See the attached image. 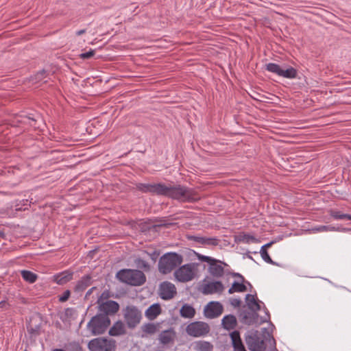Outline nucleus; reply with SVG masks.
<instances>
[{
	"label": "nucleus",
	"mask_w": 351,
	"mask_h": 351,
	"mask_svg": "<svg viewBox=\"0 0 351 351\" xmlns=\"http://www.w3.org/2000/svg\"><path fill=\"white\" fill-rule=\"evenodd\" d=\"M162 191L160 195H164L182 202H195L199 199L195 191L181 185H166L162 184Z\"/></svg>",
	"instance_id": "obj_1"
},
{
	"label": "nucleus",
	"mask_w": 351,
	"mask_h": 351,
	"mask_svg": "<svg viewBox=\"0 0 351 351\" xmlns=\"http://www.w3.org/2000/svg\"><path fill=\"white\" fill-rule=\"evenodd\" d=\"M116 276L120 281L133 286L142 285L146 281L144 273L137 269H121Z\"/></svg>",
	"instance_id": "obj_2"
},
{
	"label": "nucleus",
	"mask_w": 351,
	"mask_h": 351,
	"mask_svg": "<svg viewBox=\"0 0 351 351\" xmlns=\"http://www.w3.org/2000/svg\"><path fill=\"white\" fill-rule=\"evenodd\" d=\"M182 256L176 253H167L162 256L158 262V270L163 274H167L182 263Z\"/></svg>",
	"instance_id": "obj_3"
},
{
	"label": "nucleus",
	"mask_w": 351,
	"mask_h": 351,
	"mask_svg": "<svg viewBox=\"0 0 351 351\" xmlns=\"http://www.w3.org/2000/svg\"><path fill=\"white\" fill-rule=\"evenodd\" d=\"M110 324V320L108 316L99 314L90 320L87 324L88 330L93 335L103 334Z\"/></svg>",
	"instance_id": "obj_4"
},
{
	"label": "nucleus",
	"mask_w": 351,
	"mask_h": 351,
	"mask_svg": "<svg viewBox=\"0 0 351 351\" xmlns=\"http://www.w3.org/2000/svg\"><path fill=\"white\" fill-rule=\"evenodd\" d=\"M197 259L202 262H206L209 264L208 271L215 278H220L224 274V269L223 265H227L225 263L212 258L202 255L199 253L195 252Z\"/></svg>",
	"instance_id": "obj_5"
},
{
	"label": "nucleus",
	"mask_w": 351,
	"mask_h": 351,
	"mask_svg": "<svg viewBox=\"0 0 351 351\" xmlns=\"http://www.w3.org/2000/svg\"><path fill=\"white\" fill-rule=\"evenodd\" d=\"M88 347L90 351H114L115 341L103 337H98L89 341Z\"/></svg>",
	"instance_id": "obj_6"
},
{
	"label": "nucleus",
	"mask_w": 351,
	"mask_h": 351,
	"mask_svg": "<svg viewBox=\"0 0 351 351\" xmlns=\"http://www.w3.org/2000/svg\"><path fill=\"white\" fill-rule=\"evenodd\" d=\"M266 69L280 77L289 79L295 78L298 75V71L295 69L287 65L280 66L275 63H269L266 64Z\"/></svg>",
	"instance_id": "obj_7"
},
{
	"label": "nucleus",
	"mask_w": 351,
	"mask_h": 351,
	"mask_svg": "<svg viewBox=\"0 0 351 351\" xmlns=\"http://www.w3.org/2000/svg\"><path fill=\"white\" fill-rule=\"evenodd\" d=\"M195 270V266L194 264H186L175 271L174 276L179 282H189L194 278Z\"/></svg>",
	"instance_id": "obj_8"
},
{
	"label": "nucleus",
	"mask_w": 351,
	"mask_h": 351,
	"mask_svg": "<svg viewBox=\"0 0 351 351\" xmlns=\"http://www.w3.org/2000/svg\"><path fill=\"white\" fill-rule=\"evenodd\" d=\"M124 319L130 328H135L141 319V311L134 306H127L124 310Z\"/></svg>",
	"instance_id": "obj_9"
},
{
	"label": "nucleus",
	"mask_w": 351,
	"mask_h": 351,
	"mask_svg": "<svg viewBox=\"0 0 351 351\" xmlns=\"http://www.w3.org/2000/svg\"><path fill=\"white\" fill-rule=\"evenodd\" d=\"M186 330L190 336L197 337L208 334L210 331V327L208 324L205 322H195L189 324Z\"/></svg>",
	"instance_id": "obj_10"
},
{
	"label": "nucleus",
	"mask_w": 351,
	"mask_h": 351,
	"mask_svg": "<svg viewBox=\"0 0 351 351\" xmlns=\"http://www.w3.org/2000/svg\"><path fill=\"white\" fill-rule=\"evenodd\" d=\"M106 298L105 293H103L97 300L99 304V310L104 313V315H113L119 309V305L117 302L112 300L103 301V298Z\"/></svg>",
	"instance_id": "obj_11"
},
{
	"label": "nucleus",
	"mask_w": 351,
	"mask_h": 351,
	"mask_svg": "<svg viewBox=\"0 0 351 351\" xmlns=\"http://www.w3.org/2000/svg\"><path fill=\"white\" fill-rule=\"evenodd\" d=\"M245 342L252 351H262L265 349L264 341L257 332L246 336Z\"/></svg>",
	"instance_id": "obj_12"
},
{
	"label": "nucleus",
	"mask_w": 351,
	"mask_h": 351,
	"mask_svg": "<svg viewBox=\"0 0 351 351\" xmlns=\"http://www.w3.org/2000/svg\"><path fill=\"white\" fill-rule=\"evenodd\" d=\"M224 289L225 287L221 282L215 281L202 285L201 291L204 295L221 293Z\"/></svg>",
	"instance_id": "obj_13"
},
{
	"label": "nucleus",
	"mask_w": 351,
	"mask_h": 351,
	"mask_svg": "<svg viewBox=\"0 0 351 351\" xmlns=\"http://www.w3.org/2000/svg\"><path fill=\"white\" fill-rule=\"evenodd\" d=\"M223 312L222 305L217 302H210L204 308V315L208 318H215Z\"/></svg>",
	"instance_id": "obj_14"
},
{
	"label": "nucleus",
	"mask_w": 351,
	"mask_h": 351,
	"mask_svg": "<svg viewBox=\"0 0 351 351\" xmlns=\"http://www.w3.org/2000/svg\"><path fill=\"white\" fill-rule=\"evenodd\" d=\"M176 294V288L169 282H163L160 285V296L164 300H170Z\"/></svg>",
	"instance_id": "obj_15"
},
{
	"label": "nucleus",
	"mask_w": 351,
	"mask_h": 351,
	"mask_svg": "<svg viewBox=\"0 0 351 351\" xmlns=\"http://www.w3.org/2000/svg\"><path fill=\"white\" fill-rule=\"evenodd\" d=\"M136 188L144 193H152L160 195V193L162 191V183L158 184H138Z\"/></svg>",
	"instance_id": "obj_16"
},
{
	"label": "nucleus",
	"mask_w": 351,
	"mask_h": 351,
	"mask_svg": "<svg viewBox=\"0 0 351 351\" xmlns=\"http://www.w3.org/2000/svg\"><path fill=\"white\" fill-rule=\"evenodd\" d=\"M127 330L124 323L121 321L116 322L109 330L110 336H121L126 334Z\"/></svg>",
	"instance_id": "obj_17"
},
{
	"label": "nucleus",
	"mask_w": 351,
	"mask_h": 351,
	"mask_svg": "<svg viewBox=\"0 0 351 351\" xmlns=\"http://www.w3.org/2000/svg\"><path fill=\"white\" fill-rule=\"evenodd\" d=\"M73 275L72 271L66 270L53 276V280L58 285H64L72 279Z\"/></svg>",
	"instance_id": "obj_18"
},
{
	"label": "nucleus",
	"mask_w": 351,
	"mask_h": 351,
	"mask_svg": "<svg viewBox=\"0 0 351 351\" xmlns=\"http://www.w3.org/2000/svg\"><path fill=\"white\" fill-rule=\"evenodd\" d=\"M232 346L235 351H246L238 331H234L230 334Z\"/></svg>",
	"instance_id": "obj_19"
},
{
	"label": "nucleus",
	"mask_w": 351,
	"mask_h": 351,
	"mask_svg": "<svg viewBox=\"0 0 351 351\" xmlns=\"http://www.w3.org/2000/svg\"><path fill=\"white\" fill-rule=\"evenodd\" d=\"M191 240H193L198 243L208 245H218V240L213 237H204L192 236L190 237Z\"/></svg>",
	"instance_id": "obj_20"
},
{
	"label": "nucleus",
	"mask_w": 351,
	"mask_h": 351,
	"mask_svg": "<svg viewBox=\"0 0 351 351\" xmlns=\"http://www.w3.org/2000/svg\"><path fill=\"white\" fill-rule=\"evenodd\" d=\"M161 313V308L160 304H154L151 305L145 311V316L149 320H154L158 315Z\"/></svg>",
	"instance_id": "obj_21"
},
{
	"label": "nucleus",
	"mask_w": 351,
	"mask_h": 351,
	"mask_svg": "<svg viewBox=\"0 0 351 351\" xmlns=\"http://www.w3.org/2000/svg\"><path fill=\"white\" fill-rule=\"evenodd\" d=\"M91 285V276L89 275H86L82 278L80 280H79L75 286V291H82L86 289L88 287Z\"/></svg>",
	"instance_id": "obj_22"
},
{
	"label": "nucleus",
	"mask_w": 351,
	"mask_h": 351,
	"mask_svg": "<svg viewBox=\"0 0 351 351\" xmlns=\"http://www.w3.org/2000/svg\"><path fill=\"white\" fill-rule=\"evenodd\" d=\"M175 334L172 330L162 331L159 337V339L162 344H168L173 341Z\"/></svg>",
	"instance_id": "obj_23"
},
{
	"label": "nucleus",
	"mask_w": 351,
	"mask_h": 351,
	"mask_svg": "<svg viewBox=\"0 0 351 351\" xmlns=\"http://www.w3.org/2000/svg\"><path fill=\"white\" fill-rule=\"evenodd\" d=\"M222 325L226 329H233L237 325V319L234 315H226L222 319Z\"/></svg>",
	"instance_id": "obj_24"
},
{
	"label": "nucleus",
	"mask_w": 351,
	"mask_h": 351,
	"mask_svg": "<svg viewBox=\"0 0 351 351\" xmlns=\"http://www.w3.org/2000/svg\"><path fill=\"white\" fill-rule=\"evenodd\" d=\"M245 300L249 308L252 311H258L261 309L259 303L256 301L254 295L247 294Z\"/></svg>",
	"instance_id": "obj_25"
},
{
	"label": "nucleus",
	"mask_w": 351,
	"mask_h": 351,
	"mask_svg": "<svg viewBox=\"0 0 351 351\" xmlns=\"http://www.w3.org/2000/svg\"><path fill=\"white\" fill-rule=\"evenodd\" d=\"M242 322L246 324L250 325L256 322V311L243 312L241 314Z\"/></svg>",
	"instance_id": "obj_26"
},
{
	"label": "nucleus",
	"mask_w": 351,
	"mask_h": 351,
	"mask_svg": "<svg viewBox=\"0 0 351 351\" xmlns=\"http://www.w3.org/2000/svg\"><path fill=\"white\" fill-rule=\"evenodd\" d=\"M195 311L193 307L189 304H184L180 309V315L185 318H191L195 315Z\"/></svg>",
	"instance_id": "obj_27"
},
{
	"label": "nucleus",
	"mask_w": 351,
	"mask_h": 351,
	"mask_svg": "<svg viewBox=\"0 0 351 351\" xmlns=\"http://www.w3.org/2000/svg\"><path fill=\"white\" fill-rule=\"evenodd\" d=\"M247 290V287L243 283L234 282L232 287L228 289V293L232 294L234 292H245Z\"/></svg>",
	"instance_id": "obj_28"
},
{
	"label": "nucleus",
	"mask_w": 351,
	"mask_h": 351,
	"mask_svg": "<svg viewBox=\"0 0 351 351\" xmlns=\"http://www.w3.org/2000/svg\"><path fill=\"white\" fill-rule=\"evenodd\" d=\"M21 275L25 280L30 283L34 282L37 279L36 274L29 271L23 270L21 271Z\"/></svg>",
	"instance_id": "obj_29"
},
{
	"label": "nucleus",
	"mask_w": 351,
	"mask_h": 351,
	"mask_svg": "<svg viewBox=\"0 0 351 351\" xmlns=\"http://www.w3.org/2000/svg\"><path fill=\"white\" fill-rule=\"evenodd\" d=\"M136 267L139 269L147 271L150 269V265L143 258H137L134 260Z\"/></svg>",
	"instance_id": "obj_30"
},
{
	"label": "nucleus",
	"mask_w": 351,
	"mask_h": 351,
	"mask_svg": "<svg viewBox=\"0 0 351 351\" xmlns=\"http://www.w3.org/2000/svg\"><path fill=\"white\" fill-rule=\"evenodd\" d=\"M330 215L337 219H348L351 220V215L348 214H341L339 211L331 210Z\"/></svg>",
	"instance_id": "obj_31"
},
{
	"label": "nucleus",
	"mask_w": 351,
	"mask_h": 351,
	"mask_svg": "<svg viewBox=\"0 0 351 351\" xmlns=\"http://www.w3.org/2000/svg\"><path fill=\"white\" fill-rule=\"evenodd\" d=\"M313 232L337 231L339 228L330 226H320L312 230Z\"/></svg>",
	"instance_id": "obj_32"
},
{
	"label": "nucleus",
	"mask_w": 351,
	"mask_h": 351,
	"mask_svg": "<svg viewBox=\"0 0 351 351\" xmlns=\"http://www.w3.org/2000/svg\"><path fill=\"white\" fill-rule=\"evenodd\" d=\"M260 253L261 254L262 258L265 262H267L268 263H271V264H274V261L271 260V258H270L269 255L268 254L267 251L266 249H263V250L261 249Z\"/></svg>",
	"instance_id": "obj_33"
},
{
	"label": "nucleus",
	"mask_w": 351,
	"mask_h": 351,
	"mask_svg": "<svg viewBox=\"0 0 351 351\" xmlns=\"http://www.w3.org/2000/svg\"><path fill=\"white\" fill-rule=\"evenodd\" d=\"M95 54V50L94 49H90L89 51L88 52H86V53H82L81 54H80V58L82 60H86V59H90L92 57H93Z\"/></svg>",
	"instance_id": "obj_34"
},
{
	"label": "nucleus",
	"mask_w": 351,
	"mask_h": 351,
	"mask_svg": "<svg viewBox=\"0 0 351 351\" xmlns=\"http://www.w3.org/2000/svg\"><path fill=\"white\" fill-rule=\"evenodd\" d=\"M145 332L154 334L156 332V326L154 324H149L145 326Z\"/></svg>",
	"instance_id": "obj_35"
},
{
	"label": "nucleus",
	"mask_w": 351,
	"mask_h": 351,
	"mask_svg": "<svg viewBox=\"0 0 351 351\" xmlns=\"http://www.w3.org/2000/svg\"><path fill=\"white\" fill-rule=\"evenodd\" d=\"M46 71L45 70H42L37 73L35 75L36 82H40L43 80L45 77Z\"/></svg>",
	"instance_id": "obj_36"
},
{
	"label": "nucleus",
	"mask_w": 351,
	"mask_h": 351,
	"mask_svg": "<svg viewBox=\"0 0 351 351\" xmlns=\"http://www.w3.org/2000/svg\"><path fill=\"white\" fill-rule=\"evenodd\" d=\"M242 241L245 243H250V242H255L256 241V238L253 236L249 235V234H245L243 236V238L241 239Z\"/></svg>",
	"instance_id": "obj_37"
},
{
	"label": "nucleus",
	"mask_w": 351,
	"mask_h": 351,
	"mask_svg": "<svg viewBox=\"0 0 351 351\" xmlns=\"http://www.w3.org/2000/svg\"><path fill=\"white\" fill-rule=\"evenodd\" d=\"M70 294H71V293L69 290L65 291L63 293V294L60 297L59 300L61 302H66L69 299Z\"/></svg>",
	"instance_id": "obj_38"
},
{
	"label": "nucleus",
	"mask_w": 351,
	"mask_h": 351,
	"mask_svg": "<svg viewBox=\"0 0 351 351\" xmlns=\"http://www.w3.org/2000/svg\"><path fill=\"white\" fill-rule=\"evenodd\" d=\"M230 304L232 306H233L234 307H239L241 304V301L237 298L230 299Z\"/></svg>",
	"instance_id": "obj_39"
},
{
	"label": "nucleus",
	"mask_w": 351,
	"mask_h": 351,
	"mask_svg": "<svg viewBox=\"0 0 351 351\" xmlns=\"http://www.w3.org/2000/svg\"><path fill=\"white\" fill-rule=\"evenodd\" d=\"M144 254H146L147 255L149 256L152 260L154 261V262L156 261L158 256V253H156V252H153L152 254H149L145 252Z\"/></svg>",
	"instance_id": "obj_40"
},
{
	"label": "nucleus",
	"mask_w": 351,
	"mask_h": 351,
	"mask_svg": "<svg viewBox=\"0 0 351 351\" xmlns=\"http://www.w3.org/2000/svg\"><path fill=\"white\" fill-rule=\"evenodd\" d=\"M232 276H235V277H239V278H241V280H242L243 281L244 280L243 277L241 274H239V273H234V274H232Z\"/></svg>",
	"instance_id": "obj_41"
},
{
	"label": "nucleus",
	"mask_w": 351,
	"mask_h": 351,
	"mask_svg": "<svg viewBox=\"0 0 351 351\" xmlns=\"http://www.w3.org/2000/svg\"><path fill=\"white\" fill-rule=\"evenodd\" d=\"M272 243H269L261 247V250L266 249L271 245Z\"/></svg>",
	"instance_id": "obj_42"
},
{
	"label": "nucleus",
	"mask_w": 351,
	"mask_h": 351,
	"mask_svg": "<svg viewBox=\"0 0 351 351\" xmlns=\"http://www.w3.org/2000/svg\"><path fill=\"white\" fill-rule=\"evenodd\" d=\"M6 305V302L3 300L0 302V307L3 308Z\"/></svg>",
	"instance_id": "obj_43"
},
{
	"label": "nucleus",
	"mask_w": 351,
	"mask_h": 351,
	"mask_svg": "<svg viewBox=\"0 0 351 351\" xmlns=\"http://www.w3.org/2000/svg\"><path fill=\"white\" fill-rule=\"evenodd\" d=\"M84 32H85V30L84 29H82V30H80V31L77 32L76 34L80 36V35L84 34Z\"/></svg>",
	"instance_id": "obj_44"
},
{
	"label": "nucleus",
	"mask_w": 351,
	"mask_h": 351,
	"mask_svg": "<svg viewBox=\"0 0 351 351\" xmlns=\"http://www.w3.org/2000/svg\"><path fill=\"white\" fill-rule=\"evenodd\" d=\"M27 119L29 121H33V122H36V119H33V118L28 117V118H27Z\"/></svg>",
	"instance_id": "obj_45"
},
{
	"label": "nucleus",
	"mask_w": 351,
	"mask_h": 351,
	"mask_svg": "<svg viewBox=\"0 0 351 351\" xmlns=\"http://www.w3.org/2000/svg\"><path fill=\"white\" fill-rule=\"evenodd\" d=\"M52 351H65V350H62V349H58V348H57V349H54V350H53Z\"/></svg>",
	"instance_id": "obj_46"
},
{
	"label": "nucleus",
	"mask_w": 351,
	"mask_h": 351,
	"mask_svg": "<svg viewBox=\"0 0 351 351\" xmlns=\"http://www.w3.org/2000/svg\"><path fill=\"white\" fill-rule=\"evenodd\" d=\"M162 224H160V225H154L153 227H160V226H162Z\"/></svg>",
	"instance_id": "obj_47"
},
{
	"label": "nucleus",
	"mask_w": 351,
	"mask_h": 351,
	"mask_svg": "<svg viewBox=\"0 0 351 351\" xmlns=\"http://www.w3.org/2000/svg\"><path fill=\"white\" fill-rule=\"evenodd\" d=\"M75 346L77 348V349L80 348V346L77 343H75Z\"/></svg>",
	"instance_id": "obj_48"
},
{
	"label": "nucleus",
	"mask_w": 351,
	"mask_h": 351,
	"mask_svg": "<svg viewBox=\"0 0 351 351\" xmlns=\"http://www.w3.org/2000/svg\"><path fill=\"white\" fill-rule=\"evenodd\" d=\"M3 235V232L0 231V237H2Z\"/></svg>",
	"instance_id": "obj_49"
},
{
	"label": "nucleus",
	"mask_w": 351,
	"mask_h": 351,
	"mask_svg": "<svg viewBox=\"0 0 351 351\" xmlns=\"http://www.w3.org/2000/svg\"><path fill=\"white\" fill-rule=\"evenodd\" d=\"M30 124H31V125H32L33 127H36L35 124H32V123H30Z\"/></svg>",
	"instance_id": "obj_50"
}]
</instances>
